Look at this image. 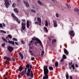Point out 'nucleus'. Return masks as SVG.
I'll return each instance as SVG.
<instances>
[{
	"label": "nucleus",
	"mask_w": 79,
	"mask_h": 79,
	"mask_svg": "<svg viewBox=\"0 0 79 79\" xmlns=\"http://www.w3.org/2000/svg\"><path fill=\"white\" fill-rule=\"evenodd\" d=\"M30 66V65L29 64H27L26 66V68H28L27 72V76H30V77L33 78V77H34V74H33L32 70L29 68Z\"/></svg>",
	"instance_id": "obj_1"
},
{
	"label": "nucleus",
	"mask_w": 79,
	"mask_h": 79,
	"mask_svg": "<svg viewBox=\"0 0 79 79\" xmlns=\"http://www.w3.org/2000/svg\"><path fill=\"white\" fill-rule=\"evenodd\" d=\"M44 76L43 79H48V67L47 66H44Z\"/></svg>",
	"instance_id": "obj_2"
},
{
	"label": "nucleus",
	"mask_w": 79,
	"mask_h": 79,
	"mask_svg": "<svg viewBox=\"0 0 79 79\" xmlns=\"http://www.w3.org/2000/svg\"><path fill=\"white\" fill-rule=\"evenodd\" d=\"M23 22L22 23V27L21 28V31L22 32H23V31H24L26 29V20L25 19H23L21 20Z\"/></svg>",
	"instance_id": "obj_3"
},
{
	"label": "nucleus",
	"mask_w": 79,
	"mask_h": 79,
	"mask_svg": "<svg viewBox=\"0 0 79 79\" xmlns=\"http://www.w3.org/2000/svg\"><path fill=\"white\" fill-rule=\"evenodd\" d=\"M37 21H35V24H38L39 26H41L42 25V20L41 18L39 17H38L37 18Z\"/></svg>",
	"instance_id": "obj_4"
},
{
	"label": "nucleus",
	"mask_w": 79,
	"mask_h": 79,
	"mask_svg": "<svg viewBox=\"0 0 79 79\" xmlns=\"http://www.w3.org/2000/svg\"><path fill=\"white\" fill-rule=\"evenodd\" d=\"M32 40H36L37 41L36 42V44H39L41 46H42V42L40 40L37 39V38H33L32 39Z\"/></svg>",
	"instance_id": "obj_5"
},
{
	"label": "nucleus",
	"mask_w": 79,
	"mask_h": 79,
	"mask_svg": "<svg viewBox=\"0 0 79 79\" xmlns=\"http://www.w3.org/2000/svg\"><path fill=\"white\" fill-rule=\"evenodd\" d=\"M5 2L4 3V5L6 8H8L9 5H10V2H9V1L8 0H5Z\"/></svg>",
	"instance_id": "obj_6"
},
{
	"label": "nucleus",
	"mask_w": 79,
	"mask_h": 79,
	"mask_svg": "<svg viewBox=\"0 0 79 79\" xmlns=\"http://www.w3.org/2000/svg\"><path fill=\"white\" fill-rule=\"evenodd\" d=\"M69 34H70L72 37H74V35H75V33H74V31L72 30L69 31Z\"/></svg>",
	"instance_id": "obj_7"
},
{
	"label": "nucleus",
	"mask_w": 79,
	"mask_h": 79,
	"mask_svg": "<svg viewBox=\"0 0 79 79\" xmlns=\"http://www.w3.org/2000/svg\"><path fill=\"white\" fill-rule=\"evenodd\" d=\"M53 23L54 25V26L55 27H56L58 26V24H57V22L56 20H53Z\"/></svg>",
	"instance_id": "obj_8"
},
{
	"label": "nucleus",
	"mask_w": 79,
	"mask_h": 79,
	"mask_svg": "<svg viewBox=\"0 0 79 79\" xmlns=\"http://www.w3.org/2000/svg\"><path fill=\"white\" fill-rule=\"evenodd\" d=\"M8 49L9 52H12V51L13 50V48L11 46H9Z\"/></svg>",
	"instance_id": "obj_9"
},
{
	"label": "nucleus",
	"mask_w": 79,
	"mask_h": 79,
	"mask_svg": "<svg viewBox=\"0 0 79 79\" xmlns=\"http://www.w3.org/2000/svg\"><path fill=\"white\" fill-rule=\"evenodd\" d=\"M27 70V69H25V71H23L22 72L21 75V76H24V74H26V71Z\"/></svg>",
	"instance_id": "obj_10"
},
{
	"label": "nucleus",
	"mask_w": 79,
	"mask_h": 79,
	"mask_svg": "<svg viewBox=\"0 0 79 79\" xmlns=\"http://www.w3.org/2000/svg\"><path fill=\"white\" fill-rule=\"evenodd\" d=\"M23 3L24 4H25L26 6L27 7H29V4L28 2L25 1H23Z\"/></svg>",
	"instance_id": "obj_11"
},
{
	"label": "nucleus",
	"mask_w": 79,
	"mask_h": 79,
	"mask_svg": "<svg viewBox=\"0 0 79 79\" xmlns=\"http://www.w3.org/2000/svg\"><path fill=\"white\" fill-rule=\"evenodd\" d=\"M29 26H30L29 21V20H27V28H29Z\"/></svg>",
	"instance_id": "obj_12"
},
{
	"label": "nucleus",
	"mask_w": 79,
	"mask_h": 79,
	"mask_svg": "<svg viewBox=\"0 0 79 79\" xmlns=\"http://www.w3.org/2000/svg\"><path fill=\"white\" fill-rule=\"evenodd\" d=\"M4 59H6L7 60H8V61H11V58L9 57L5 56L4 57Z\"/></svg>",
	"instance_id": "obj_13"
},
{
	"label": "nucleus",
	"mask_w": 79,
	"mask_h": 79,
	"mask_svg": "<svg viewBox=\"0 0 79 79\" xmlns=\"http://www.w3.org/2000/svg\"><path fill=\"white\" fill-rule=\"evenodd\" d=\"M9 44H11L13 45H15V42L14 41H10V40L8 41Z\"/></svg>",
	"instance_id": "obj_14"
},
{
	"label": "nucleus",
	"mask_w": 79,
	"mask_h": 79,
	"mask_svg": "<svg viewBox=\"0 0 79 79\" xmlns=\"http://www.w3.org/2000/svg\"><path fill=\"white\" fill-rule=\"evenodd\" d=\"M15 19L16 20V21L18 23H19V24H20V23H21V21L18 19V18H17Z\"/></svg>",
	"instance_id": "obj_15"
},
{
	"label": "nucleus",
	"mask_w": 79,
	"mask_h": 79,
	"mask_svg": "<svg viewBox=\"0 0 79 79\" xmlns=\"http://www.w3.org/2000/svg\"><path fill=\"white\" fill-rule=\"evenodd\" d=\"M64 52L65 54H66V55H68V52L66 48L64 49Z\"/></svg>",
	"instance_id": "obj_16"
},
{
	"label": "nucleus",
	"mask_w": 79,
	"mask_h": 79,
	"mask_svg": "<svg viewBox=\"0 0 79 79\" xmlns=\"http://www.w3.org/2000/svg\"><path fill=\"white\" fill-rule=\"evenodd\" d=\"M19 55L21 57V59H23L24 58V56H23V54L21 52H19Z\"/></svg>",
	"instance_id": "obj_17"
},
{
	"label": "nucleus",
	"mask_w": 79,
	"mask_h": 79,
	"mask_svg": "<svg viewBox=\"0 0 79 79\" xmlns=\"http://www.w3.org/2000/svg\"><path fill=\"white\" fill-rule=\"evenodd\" d=\"M14 11L16 13H19V10H18V9L15 8L14 9Z\"/></svg>",
	"instance_id": "obj_18"
},
{
	"label": "nucleus",
	"mask_w": 79,
	"mask_h": 79,
	"mask_svg": "<svg viewBox=\"0 0 79 79\" xmlns=\"http://www.w3.org/2000/svg\"><path fill=\"white\" fill-rule=\"evenodd\" d=\"M11 15L12 17H13V18L14 19H16V18H17L16 16H15V15L14 14H13V13H12L11 14Z\"/></svg>",
	"instance_id": "obj_19"
},
{
	"label": "nucleus",
	"mask_w": 79,
	"mask_h": 79,
	"mask_svg": "<svg viewBox=\"0 0 79 79\" xmlns=\"http://www.w3.org/2000/svg\"><path fill=\"white\" fill-rule=\"evenodd\" d=\"M0 33H4V34H6V31L2 30L0 31Z\"/></svg>",
	"instance_id": "obj_20"
},
{
	"label": "nucleus",
	"mask_w": 79,
	"mask_h": 79,
	"mask_svg": "<svg viewBox=\"0 0 79 79\" xmlns=\"http://www.w3.org/2000/svg\"><path fill=\"white\" fill-rule=\"evenodd\" d=\"M19 71H22V70H23V67H22V66H20L19 67Z\"/></svg>",
	"instance_id": "obj_21"
},
{
	"label": "nucleus",
	"mask_w": 79,
	"mask_h": 79,
	"mask_svg": "<svg viewBox=\"0 0 79 79\" xmlns=\"http://www.w3.org/2000/svg\"><path fill=\"white\" fill-rule=\"evenodd\" d=\"M55 67H57L58 66V63L57 62H56L55 63Z\"/></svg>",
	"instance_id": "obj_22"
},
{
	"label": "nucleus",
	"mask_w": 79,
	"mask_h": 79,
	"mask_svg": "<svg viewBox=\"0 0 79 79\" xmlns=\"http://www.w3.org/2000/svg\"><path fill=\"white\" fill-rule=\"evenodd\" d=\"M32 42H33V41L32 40L30 42V43L28 44V45H29V46L31 45H33V44H32Z\"/></svg>",
	"instance_id": "obj_23"
},
{
	"label": "nucleus",
	"mask_w": 79,
	"mask_h": 79,
	"mask_svg": "<svg viewBox=\"0 0 79 79\" xmlns=\"http://www.w3.org/2000/svg\"><path fill=\"white\" fill-rule=\"evenodd\" d=\"M2 40L4 41V42H7V40L5 38H4L3 37H2Z\"/></svg>",
	"instance_id": "obj_24"
},
{
	"label": "nucleus",
	"mask_w": 79,
	"mask_h": 79,
	"mask_svg": "<svg viewBox=\"0 0 79 79\" xmlns=\"http://www.w3.org/2000/svg\"><path fill=\"white\" fill-rule=\"evenodd\" d=\"M45 26H48V21L47 20L45 21Z\"/></svg>",
	"instance_id": "obj_25"
},
{
	"label": "nucleus",
	"mask_w": 79,
	"mask_h": 79,
	"mask_svg": "<svg viewBox=\"0 0 79 79\" xmlns=\"http://www.w3.org/2000/svg\"><path fill=\"white\" fill-rule=\"evenodd\" d=\"M44 30H45L46 32H48V29H47V27H44Z\"/></svg>",
	"instance_id": "obj_26"
},
{
	"label": "nucleus",
	"mask_w": 79,
	"mask_h": 79,
	"mask_svg": "<svg viewBox=\"0 0 79 79\" xmlns=\"http://www.w3.org/2000/svg\"><path fill=\"white\" fill-rule=\"evenodd\" d=\"M74 10L76 12H77L78 11H79V10H78V8H75Z\"/></svg>",
	"instance_id": "obj_27"
},
{
	"label": "nucleus",
	"mask_w": 79,
	"mask_h": 79,
	"mask_svg": "<svg viewBox=\"0 0 79 79\" xmlns=\"http://www.w3.org/2000/svg\"><path fill=\"white\" fill-rule=\"evenodd\" d=\"M66 77L67 79H68L69 78L68 73H67L66 74Z\"/></svg>",
	"instance_id": "obj_28"
},
{
	"label": "nucleus",
	"mask_w": 79,
	"mask_h": 79,
	"mask_svg": "<svg viewBox=\"0 0 79 79\" xmlns=\"http://www.w3.org/2000/svg\"><path fill=\"white\" fill-rule=\"evenodd\" d=\"M31 12H33V13H36V11L35 10H34L33 9H31Z\"/></svg>",
	"instance_id": "obj_29"
},
{
	"label": "nucleus",
	"mask_w": 79,
	"mask_h": 79,
	"mask_svg": "<svg viewBox=\"0 0 79 79\" xmlns=\"http://www.w3.org/2000/svg\"><path fill=\"white\" fill-rule=\"evenodd\" d=\"M66 6H67L68 9H70V8H71V6L70 5H69V4H67Z\"/></svg>",
	"instance_id": "obj_30"
},
{
	"label": "nucleus",
	"mask_w": 79,
	"mask_h": 79,
	"mask_svg": "<svg viewBox=\"0 0 79 79\" xmlns=\"http://www.w3.org/2000/svg\"><path fill=\"white\" fill-rule=\"evenodd\" d=\"M49 69L50 70H53V67H49Z\"/></svg>",
	"instance_id": "obj_31"
},
{
	"label": "nucleus",
	"mask_w": 79,
	"mask_h": 79,
	"mask_svg": "<svg viewBox=\"0 0 79 79\" xmlns=\"http://www.w3.org/2000/svg\"><path fill=\"white\" fill-rule=\"evenodd\" d=\"M38 2L39 4L40 5H42V2H40V1H38Z\"/></svg>",
	"instance_id": "obj_32"
},
{
	"label": "nucleus",
	"mask_w": 79,
	"mask_h": 79,
	"mask_svg": "<svg viewBox=\"0 0 79 79\" xmlns=\"http://www.w3.org/2000/svg\"><path fill=\"white\" fill-rule=\"evenodd\" d=\"M71 67L73 68V69H75V67H74V66L73 65H71Z\"/></svg>",
	"instance_id": "obj_33"
},
{
	"label": "nucleus",
	"mask_w": 79,
	"mask_h": 79,
	"mask_svg": "<svg viewBox=\"0 0 79 79\" xmlns=\"http://www.w3.org/2000/svg\"><path fill=\"white\" fill-rule=\"evenodd\" d=\"M56 42V40L54 39V40H52V44H53L54 42Z\"/></svg>",
	"instance_id": "obj_34"
},
{
	"label": "nucleus",
	"mask_w": 79,
	"mask_h": 79,
	"mask_svg": "<svg viewBox=\"0 0 79 79\" xmlns=\"http://www.w3.org/2000/svg\"><path fill=\"white\" fill-rule=\"evenodd\" d=\"M8 37L10 38V39H11L12 38V36H11V35H8Z\"/></svg>",
	"instance_id": "obj_35"
},
{
	"label": "nucleus",
	"mask_w": 79,
	"mask_h": 79,
	"mask_svg": "<svg viewBox=\"0 0 79 79\" xmlns=\"http://www.w3.org/2000/svg\"><path fill=\"white\" fill-rule=\"evenodd\" d=\"M63 57L64 59H65V58H66V55L64 54L63 56Z\"/></svg>",
	"instance_id": "obj_36"
},
{
	"label": "nucleus",
	"mask_w": 79,
	"mask_h": 79,
	"mask_svg": "<svg viewBox=\"0 0 79 79\" xmlns=\"http://www.w3.org/2000/svg\"><path fill=\"white\" fill-rule=\"evenodd\" d=\"M12 6L13 7H14L15 8L16 6V5H15V3H13L12 4Z\"/></svg>",
	"instance_id": "obj_37"
},
{
	"label": "nucleus",
	"mask_w": 79,
	"mask_h": 79,
	"mask_svg": "<svg viewBox=\"0 0 79 79\" xmlns=\"http://www.w3.org/2000/svg\"><path fill=\"white\" fill-rule=\"evenodd\" d=\"M0 27H2V28H3V27L2 23H0Z\"/></svg>",
	"instance_id": "obj_38"
},
{
	"label": "nucleus",
	"mask_w": 79,
	"mask_h": 79,
	"mask_svg": "<svg viewBox=\"0 0 79 79\" xmlns=\"http://www.w3.org/2000/svg\"><path fill=\"white\" fill-rule=\"evenodd\" d=\"M13 40L15 41H18V40H17L15 38H13Z\"/></svg>",
	"instance_id": "obj_39"
},
{
	"label": "nucleus",
	"mask_w": 79,
	"mask_h": 79,
	"mask_svg": "<svg viewBox=\"0 0 79 79\" xmlns=\"http://www.w3.org/2000/svg\"><path fill=\"white\" fill-rule=\"evenodd\" d=\"M56 16L57 18H58V17H59V14L58 13H56Z\"/></svg>",
	"instance_id": "obj_40"
},
{
	"label": "nucleus",
	"mask_w": 79,
	"mask_h": 79,
	"mask_svg": "<svg viewBox=\"0 0 79 79\" xmlns=\"http://www.w3.org/2000/svg\"><path fill=\"white\" fill-rule=\"evenodd\" d=\"M21 42L22 44H25V42H24V41H23V40H21Z\"/></svg>",
	"instance_id": "obj_41"
},
{
	"label": "nucleus",
	"mask_w": 79,
	"mask_h": 79,
	"mask_svg": "<svg viewBox=\"0 0 79 79\" xmlns=\"http://www.w3.org/2000/svg\"><path fill=\"white\" fill-rule=\"evenodd\" d=\"M44 51H43L41 53V55H44Z\"/></svg>",
	"instance_id": "obj_42"
},
{
	"label": "nucleus",
	"mask_w": 79,
	"mask_h": 79,
	"mask_svg": "<svg viewBox=\"0 0 79 79\" xmlns=\"http://www.w3.org/2000/svg\"><path fill=\"white\" fill-rule=\"evenodd\" d=\"M3 26L4 27H6V25L4 23H2Z\"/></svg>",
	"instance_id": "obj_43"
},
{
	"label": "nucleus",
	"mask_w": 79,
	"mask_h": 79,
	"mask_svg": "<svg viewBox=\"0 0 79 79\" xmlns=\"http://www.w3.org/2000/svg\"><path fill=\"white\" fill-rule=\"evenodd\" d=\"M31 59L32 61H33V60H34L35 59V58L34 57H32L31 58Z\"/></svg>",
	"instance_id": "obj_44"
},
{
	"label": "nucleus",
	"mask_w": 79,
	"mask_h": 79,
	"mask_svg": "<svg viewBox=\"0 0 79 79\" xmlns=\"http://www.w3.org/2000/svg\"><path fill=\"white\" fill-rule=\"evenodd\" d=\"M15 45H19L18 43H17V42H15Z\"/></svg>",
	"instance_id": "obj_45"
},
{
	"label": "nucleus",
	"mask_w": 79,
	"mask_h": 79,
	"mask_svg": "<svg viewBox=\"0 0 79 79\" xmlns=\"http://www.w3.org/2000/svg\"><path fill=\"white\" fill-rule=\"evenodd\" d=\"M63 61H64V59H63V58H62L61 60L60 61H61V62H62Z\"/></svg>",
	"instance_id": "obj_46"
},
{
	"label": "nucleus",
	"mask_w": 79,
	"mask_h": 79,
	"mask_svg": "<svg viewBox=\"0 0 79 79\" xmlns=\"http://www.w3.org/2000/svg\"><path fill=\"white\" fill-rule=\"evenodd\" d=\"M5 45V44H3L2 45V47H4Z\"/></svg>",
	"instance_id": "obj_47"
},
{
	"label": "nucleus",
	"mask_w": 79,
	"mask_h": 79,
	"mask_svg": "<svg viewBox=\"0 0 79 79\" xmlns=\"http://www.w3.org/2000/svg\"><path fill=\"white\" fill-rule=\"evenodd\" d=\"M32 8H34V9H35V6H32Z\"/></svg>",
	"instance_id": "obj_48"
},
{
	"label": "nucleus",
	"mask_w": 79,
	"mask_h": 79,
	"mask_svg": "<svg viewBox=\"0 0 79 79\" xmlns=\"http://www.w3.org/2000/svg\"><path fill=\"white\" fill-rule=\"evenodd\" d=\"M69 65H71V64H72L73 63H72V62H71L70 63H69Z\"/></svg>",
	"instance_id": "obj_49"
},
{
	"label": "nucleus",
	"mask_w": 79,
	"mask_h": 79,
	"mask_svg": "<svg viewBox=\"0 0 79 79\" xmlns=\"http://www.w3.org/2000/svg\"><path fill=\"white\" fill-rule=\"evenodd\" d=\"M18 77L19 78V79L21 77V75H18Z\"/></svg>",
	"instance_id": "obj_50"
},
{
	"label": "nucleus",
	"mask_w": 79,
	"mask_h": 79,
	"mask_svg": "<svg viewBox=\"0 0 79 79\" xmlns=\"http://www.w3.org/2000/svg\"><path fill=\"white\" fill-rule=\"evenodd\" d=\"M70 79H73V77L72 76L70 77Z\"/></svg>",
	"instance_id": "obj_51"
},
{
	"label": "nucleus",
	"mask_w": 79,
	"mask_h": 79,
	"mask_svg": "<svg viewBox=\"0 0 79 79\" xmlns=\"http://www.w3.org/2000/svg\"><path fill=\"white\" fill-rule=\"evenodd\" d=\"M29 52H30V53H33V52H32V51H31V50H30Z\"/></svg>",
	"instance_id": "obj_52"
},
{
	"label": "nucleus",
	"mask_w": 79,
	"mask_h": 79,
	"mask_svg": "<svg viewBox=\"0 0 79 79\" xmlns=\"http://www.w3.org/2000/svg\"><path fill=\"white\" fill-rule=\"evenodd\" d=\"M8 72L6 73V76H7L8 75Z\"/></svg>",
	"instance_id": "obj_53"
},
{
	"label": "nucleus",
	"mask_w": 79,
	"mask_h": 79,
	"mask_svg": "<svg viewBox=\"0 0 79 79\" xmlns=\"http://www.w3.org/2000/svg\"><path fill=\"white\" fill-rule=\"evenodd\" d=\"M12 60H13V61H15V58H12Z\"/></svg>",
	"instance_id": "obj_54"
},
{
	"label": "nucleus",
	"mask_w": 79,
	"mask_h": 79,
	"mask_svg": "<svg viewBox=\"0 0 79 79\" xmlns=\"http://www.w3.org/2000/svg\"><path fill=\"white\" fill-rule=\"evenodd\" d=\"M17 2H20L21 1H20V0H17Z\"/></svg>",
	"instance_id": "obj_55"
},
{
	"label": "nucleus",
	"mask_w": 79,
	"mask_h": 79,
	"mask_svg": "<svg viewBox=\"0 0 79 79\" xmlns=\"http://www.w3.org/2000/svg\"><path fill=\"white\" fill-rule=\"evenodd\" d=\"M76 67H77H77H78V65L77 64H76Z\"/></svg>",
	"instance_id": "obj_56"
},
{
	"label": "nucleus",
	"mask_w": 79,
	"mask_h": 79,
	"mask_svg": "<svg viewBox=\"0 0 79 79\" xmlns=\"http://www.w3.org/2000/svg\"><path fill=\"white\" fill-rule=\"evenodd\" d=\"M36 19H37L36 18V17L35 18H34V20H35V21H36Z\"/></svg>",
	"instance_id": "obj_57"
},
{
	"label": "nucleus",
	"mask_w": 79,
	"mask_h": 79,
	"mask_svg": "<svg viewBox=\"0 0 79 79\" xmlns=\"http://www.w3.org/2000/svg\"><path fill=\"white\" fill-rule=\"evenodd\" d=\"M30 68H32V65H31L30 66Z\"/></svg>",
	"instance_id": "obj_58"
},
{
	"label": "nucleus",
	"mask_w": 79,
	"mask_h": 79,
	"mask_svg": "<svg viewBox=\"0 0 79 79\" xmlns=\"http://www.w3.org/2000/svg\"><path fill=\"white\" fill-rule=\"evenodd\" d=\"M6 39H7V40H8V37H6Z\"/></svg>",
	"instance_id": "obj_59"
},
{
	"label": "nucleus",
	"mask_w": 79,
	"mask_h": 79,
	"mask_svg": "<svg viewBox=\"0 0 79 79\" xmlns=\"http://www.w3.org/2000/svg\"><path fill=\"white\" fill-rule=\"evenodd\" d=\"M8 68H9V66H7V67L6 68V69H8Z\"/></svg>",
	"instance_id": "obj_60"
},
{
	"label": "nucleus",
	"mask_w": 79,
	"mask_h": 79,
	"mask_svg": "<svg viewBox=\"0 0 79 79\" xmlns=\"http://www.w3.org/2000/svg\"><path fill=\"white\" fill-rule=\"evenodd\" d=\"M5 63H6V64H7V62H5Z\"/></svg>",
	"instance_id": "obj_61"
},
{
	"label": "nucleus",
	"mask_w": 79,
	"mask_h": 79,
	"mask_svg": "<svg viewBox=\"0 0 79 79\" xmlns=\"http://www.w3.org/2000/svg\"><path fill=\"white\" fill-rule=\"evenodd\" d=\"M31 55H32V56H33L34 55L33 54L31 53Z\"/></svg>",
	"instance_id": "obj_62"
},
{
	"label": "nucleus",
	"mask_w": 79,
	"mask_h": 79,
	"mask_svg": "<svg viewBox=\"0 0 79 79\" xmlns=\"http://www.w3.org/2000/svg\"><path fill=\"white\" fill-rule=\"evenodd\" d=\"M30 48H31V49H32V47H31Z\"/></svg>",
	"instance_id": "obj_63"
},
{
	"label": "nucleus",
	"mask_w": 79,
	"mask_h": 79,
	"mask_svg": "<svg viewBox=\"0 0 79 79\" xmlns=\"http://www.w3.org/2000/svg\"><path fill=\"white\" fill-rule=\"evenodd\" d=\"M4 79H7V78H5Z\"/></svg>",
	"instance_id": "obj_64"
}]
</instances>
